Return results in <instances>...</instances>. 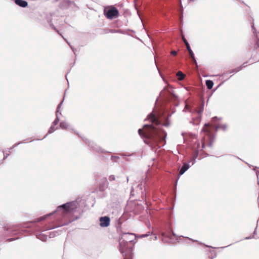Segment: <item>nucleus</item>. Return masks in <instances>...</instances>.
I'll return each instance as SVG.
<instances>
[{"label":"nucleus","instance_id":"24","mask_svg":"<svg viewBox=\"0 0 259 259\" xmlns=\"http://www.w3.org/2000/svg\"><path fill=\"white\" fill-rule=\"evenodd\" d=\"M56 117L55 118V119L54 120V121L53 122V125H54V126L57 125L59 122V115H56Z\"/></svg>","mask_w":259,"mask_h":259},{"label":"nucleus","instance_id":"40","mask_svg":"<svg viewBox=\"0 0 259 259\" xmlns=\"http://www.w3.org/2000/svg\"><path fill=\"white\" fill-rule=\"evenodd\" d=\"M253 237V236H249V237H247L245 238V239H251Z\"/></svg>","mask_w":259,"mask_h":259},{"label":"nucleus","instance_id":"12","mask_svg":"<svg viewBox=\"0 0 259 259\" xmlns=\"http://www.w3.org/2000/svg\"><path fill=\"white\" fill-rule=\"evenodd\" d=\"M4 230L9 233H14L15 232L17 231L18 229L15 226H9L4 227Z\"/></svg>","mask_w":259,"mask_h":259},{"label":"nucleus","instance_id":"54","mask_svg":"<svg viewBox=\"0 0 259 259\" xmlns=\"http://www.w3.org/2000/svg\"><path fill=\"white\" fill-rule=\"evenodd\" d=\"M119 178H120V177H117V179H119Z\"/></svg>","mask_w":259,"mask_h":259},{"label":"nucleus","instance_id":"31","mask_svg":"<svg viewBox=\"0 0 259 259\" xmlns=\"http://www.w3.org/2000/svg\"><path fill=\"white\" fill-rule=\"evenodd\" d=\"M67 42V44H68L70 46V47H71V48L72 50L73 51V52L74 54H75V52H76V49H74V48H73L72 47H71V46L70 45V44H69V43L68 42Z\"/></svg>","mask_w":259,"mask_h":259},{"label":"nucleus","instance_id":"7","mask_svg":"<svg viewBox=\"0 0 259 259\" xmlns=\"http://www.w3.org/2000/svg\"><path fill=\"white\" fill-rule=\"evenodd\" d=\"M183 40L185 45L186 46V48H187V50H188V51L189 52V55H190V57L191 59L192 62L194 64H195L196 65H197V62H196V60L195 56H194V54L192 50L191 49V47H190V46L189 42L186 40V39L185 38H184V37L183 38Z\"/></svg>","mask_w":259,"mask_h":259},{"label":"nucleus","instance_id":"18","mask_svg":"<svg viewBox=\"0 0 259 259\" xmlns=\"http://www.w3.org/2000/svg\"><path fill=\"white\" fill-rule=\"evenodd\" d=\"M204 125L206 127L211 126L214 130V131L215 132H217L218 130V129L219 128H220V125H215L214 124H212V123H205Z\"/></svg>","mask_w":259,"mask_h":259},{"label":"nucleus","instance_id":"4","mask_svg":"<svg viewBox=\"0 0 259 259\" xmlns=\"http://www.w3.org/2000/svg\"><path fill=\"white\" fill-rule=\"evenodd\" d=\"M159 96L163 98L166 101L173 102L175 106H179L178 97L174 93L172 88H164L160 92Z\"/></svg>","mask_w":259,"mask_h":259},{"label":"nucleus","instance_id":"6","mask_svg":"<svg viewBox=\"0 0 259 259\" xmlns=\"http://www.w3.org/2000/svg\"><path fill=\"white\" fill-rule=\"evenodd\" d=\"M82 139L85 142V143L88 144V146L93 150H95L98 152H105L104 150L102 149L99 146L96 145L93 141H91L87 138H82Z\"/></svg>","mask_w":259,"mask_h":259},{"label":"nucleus","instance_id":"29","mask_svg":"<svg viewBox=\"0 0 259 259\" xmlns=\"http://www.w3.org/2000/svg\"><path fill=\"white\" fill-rule=\"evenodd\" d=\"M220 125V128H221L223 131H225L227 129V124H221Z\"/></svg>","mask_w":259,"mask_h":259},{"label":"nucleus","instance_id":"45","mask_svg":"<svg viewBox=\"0 0 259 259\" xmlns=\"http://www.w3.org/2000/svg\"><path fill=\"white\" fill-rule=\"evenodd\" d=\"M189 239L190 240H191L193 241V242H198V241H197V240H193V239H190V238H189Z\"/></svg>","mask_w":259,"mask_h":259},{"label":"nucleus","instance_id":"1","mask_svg":"<svg viewBox=\"0 0 259 259\" xmlns=\"http://www.w3.org/2000/svg\"><path fill=\"white\" fill-rule=\"evenodd\" d=\"M175 112L172 111L171 113L166 116L164 110L160 108L153 111L148 115L147 118L151 122V124L144 125V132L141 128L138 130V134L145 144L152 148L158 147L159 148L160 147L158 146L159 143L163 142L162 146L165 144L166 133L159 126L161 125L168 126L170 125L168 118Z\"/></svg>","mask_w":259,"mask_h":259},{"label":"nucleus","instance_id":"53","mask_svg":"<svg viewBox=\"0 0 259 259\" xmlns=\"http://www.w3.org/2000/svg\"><path fill=\"white\" fill-rule=\"evenodd\" d=\"M204 144H202V148H204Z\"/></svg>","mask_w":259,"mask_h":259},{"label":"nucleus","instance_id":"11","mask_svg":"<svg viewBox=\"0 0 259 259\" xmlns=\"http://www.w3.org/2000/svg\"><path fill=\"white\" fill-rule=\"evenodd\" d=\"M15 3L22 8H26L28 6V3L24 0H15Z\"/></svg>","mask_w":259,"mask_h":259},{"label":"nucleus","instance_id":"49","mask_svg":"<svg viewBox=\"0 0 259 259\" xmlns=\"http://www.w3.org/2000/svg\"><path fill=\"white\" fill-rule=\"evenodd\" d=\"M195 0H189L190 2H194Z\"/></svg>","mask_w":259,"mask_h":259},{"label":"nucleus","instance_id":"30","mask_svg":"<svg viewBox=\"0 0 259 259\" xmlns=\"http://www.w3.org/2000/svg\"><path fill=\"white\" fill-rule=\"evenodd\" d=\"M203 106H204V105L203 104L202 106L201 107L200 109L198 112V114H200L202 112L203 110Z\"/></svg>","mask_w":259,"mask_h":259},{"label":"nucleus","instance_id":"10","mask_svg":"<svg viewBox=\"0 0 259 259\" xmlns=\"http://www.w3.org/2000/svg\"><path fill=\"white\" fill-rule=\"evenodd\" d=\"M190 165L189 163H184L183 166L179 170V175H183L190 167Z\"/></svg>","mask_w":259,"mask_h":259},{"label":"nucleus","instance_id":"22","mask_svg":"<svg viewBox=\"0 0 259 259\" xmlns=\"http://www.w3.org/2000/svg\"><path fill=\"white\" fill-rule=\"evenodd\" d=\"M57 128H58V127H57V128H55V126H54V125H52L50 127V128H49V131H48V134H47V135L44 137V138H45V137L48 135V134H51V133H53V132H54V131H55Z\"/></svg>","mask_w":259,"mask_h":259},{"label":"nucleus","instance_id":"57","mask_svg":"<svg viewBox=\"0 0 259 259\" xmlns=\"http://www.w3.org/2000/svg\"><path fill=\"white\" fill-rule=\"evenodd\" d=\"M211 259H212V258H211Z\"/></svg>","mask_w":259,"mask_h":259},{"label":"nucleus","instance_id":"32","mask_svg":"<svg viewBox=\"0 0 259 259\" xmlns=\"http://www.w3.org/2000/svg\"><path fill=\"white\" fill-rule=\"evenodd\" d=\"M171 54L173 56H176L177 55V52L176 51H172L171 52Z\"/></svg>","mask_w":259,"mask_h":259},{"label":"nucleus","instance_id":"56","mask_svg":"<svg viewBox=\"0 0 259 259\" xmlns=\"http://www.w3.org/2000/svg\"><path fill=\"white\" fill-rule=\"evenodd\" d=\"M155 239H157V237L156 236H155Z\"/></svg>","mask_w":259,"mask_h":259},{"label":"nucleus","instance_id":"50","mask_svg":"<svg viewBox=\"0 0 259 259\" xmlns=\"http://www.w3.org/2000/svg\"><path fill=\"white\" fill-rule=\"evenodd\" d=\"M230 245H228V246H230ZM225 247H226V246H224V247H222V248H225Z\"/></svg>","mask_w":259,"mask_h":259},{"label":"nucleus","instance_id":"48","mask_svg":"<svg viewBox=\"0 0 259 259\" xmlns=\"http://www.w3.org/2000/svg\"><path fill=\"white\" fill-rule=\"evenodd\" d=\"M256 232V229H255V230L254 231V232H253V234H255Z\"/></svg>","mask_w":259,"mask_h":259},{"label":"nucleus","instance_id":"8","mask_svg":"<svg viewBox=\"0 0 259 259\" xmlns=\"http://www.w3.org/2000/svg\"><path fill=\"white\" fill-rule=\"evenodd\" d=\"M251 27L253 30H255V28H254L253 24H252V25L251 26ZM253 33H254V37L252 38V40L250 43H251V44H252V42H253L254 43V48L256 49V50H258V51H259V35H258L255 32V31H253Z\"/></svg>","mask_w":259,"mask_h":259},{"label":"nucleus","instance_id":"28","mask_svg":"<svg viewBox=\"0 0 259 259\" xmlns=\"http://www.w3.org/2000/svg\"><path fill=\"white\" fill-rule=\"evenodd\" d=\"M109 180L110 181H113L116 180V177L114 175H110L109 177Z\"/></svg>","mask_w":259,"mask_h":259},{"label":"nucleus","instance_id":"9","mask_svg":"<svg viewBox=\"0 0 259 259\" xmlns=\"http://www.w3.org/2000/svg\"><path fill=\"white\" fill-rule=\"evenodd\" d=\"M100 225L102 227H107L109 226L110 219L108 216H104L100 218Z\"/></svg>","mask_w":259,"mask_h":259},{"label":"nucleus","instance_id":"43","mask_svg":"<svg viewBox=\"0 0 259 259\" xmlns=\"http://www.w3.org/2000/svg\"><path fill=\"white\" fill-rule=\"evenodd\" d=\"M192 162V163L193 162V157L192 156L191 158V160L189 161V163Z\"/></svg>","mask_w":259,"mask_h":259},{"label":"nucleus","instance_id":"33","mask_svg":"<svg viewBox=\"0 0 259 259\" xmlns=\"http://www.w3.org/2000/svg\"><path fill=\"white\" fill-rule=\"evenodd\" d=\"M9 155V153H6L5 155L4 154V158L2 160V161H3L4 159H5L6 158H7L8 156Z\"/></svg>","mask_w":259,"mask_h":259},{"label":"nucleus","instance_id":"14","mask_svg":"<svg viewBox=\"0 0 259 259\" xmlns=\"http://www.w3.org/2000/svg\"><path fill=\"white\" fill-rule=\"evenodd\" d=\"M37 238L42 241H46L47 239V235L42 233H39L36 235Z\"/></svg>","mask_w":259,"mask_h":259},{"label":"nucleus","instance_id":"37","mask_svg":"<svg viewBox=\"0 0 259 259\" xmlns=\"http://www.w3.org/2000/svg\"><path fill=\"white\" fill-rule=\"evenodd\" d=\"M116 33H122V31L121 29H116Z\"/></svg>","mask_w":259,"mask_h":259},{"label":"nucleus","instance_id":"21","mask_svg":"<svg viewBox=\"0 0 259 259\" xmlns=\"http://www.w3.org/2000/svg\"><path fill=\"white\" fill-rule=\"evenodd\" d=\"M242 69V67L241 66H239V67H238L236 68H234L233 69H232L231 70H230L229 72H228V73H233L234 72H237L238 71H239L240 70H241Z\"/></svg>","mask_w":259,"mask_h":259},{"label":"nucleus","instance_id":"13","mask_svg":"<svg viewBox=\"0 0 259 259\" xmlns=\"http://www.w3.org/2000/svg\"><path fill=\"white\" fill-rule=\"evenodd\" d=\"M72 3V2L69 0H64L62 2L61 4V6L62 8L64 9H67L71 6Z\"/></svg>","mask_w":259,"mask_h":259},{"label":"nucleus","instance_id":"27","mask_svg":"<svg viewBox=\"0 0 259 259\" xmlns=\"http://www.w3.org/2000/svg\"><path fill=\"white\" fill-rule=\"evenodd\" d=\"M22 143V142H19V143H17V144H14L12 147H10V148H9L8 149V152H9V153H10V152H11L12 150L14 147H16L17 146L19 145V144H21Z\"/></svg>","mask_w":259,"mask_h":259},{"label":"nucleus","instance_id":"39","mask_svg":"<svg viewBox=\"0 0 259 259\" xmlns=\"http://www.w3.org/2000/svg\"><path fill=\"white\" fill-rule=\"evenodd\" d=\"M64 220H65L63 219V218H62V222L60 223V225H59V226H61V224H62V223H63V222H64ZM57 227H59V226H56L55 227H56V228H57Z\"/></svg>","mask_w":259,"mask_h":259},{"label":"nucleus","instance_id":"15","mask_svg":"<svg viewBox=\"0 0 259 259\" xmlns=\"http://www.w3.org/2000/svg\"><path fill=\"white\" fill-rule=\"evenodd\" d=\"M198 154H199L198 150L197 149H195L194 151V152L193 153V155H192V157L193 158V162H192V163L191 164L192 165H193L195 163V162H196L195 159L197 158V157L198 156Z\"/></svg>","mask_w":259,"mask_h":259},{"label":"nucleus","instance_id":"17","mask_svg":"<svg viewBox=\"0 0 259 259\" xmlns=\"http://www.w3.org/2000/svg\"><path fill=\"white\" fill-rule=\"evenodd\" d=\"M205 84L208 89L211 90L213 85V82L211 80H206Z\"/></svg>","mask_w":259,"mask_h":259},{"label":"nucleus","instance_id":"42","mask_svg":"<svg viewBox=\"0 0 259 259\" xmlns=\"http://www.w3.org/2000/svg\"><path fill=\"white\" fill-rule=\"evenodd\" d=\"M245 64H246V63H244L242 64V65L241 66L242 67V68L243 67H245L246 66Z\"/></svg>","mask_w":259,"mask_h":259},{"label":"nucleus","instance_id":"5","mask_svg":"<svg viewBox=\"0 0 259 259\" xmlns=\"http://www.w3.org/2000/svg\"><path fill=\"white\" fill-rule=\"evenodd\" d=\"M105 16L109 19H113L118 16V10L114 7L109 9H105L104 11Z\"/></svg>","mask_w":259,"mask_h":259},{"label":"nucleus","instance_id":"47","mask_svg":"<svg viewBox=\"0 0 259 259\" xmlns=\"http://www.w3.org/2000/svg\"><path fill=\"white\" fill-rule=\"evenodd\" d=\"M128 181V177H126V182L127 183Z\"/></svg>","mask_w":259,"mask_h":259},{"label":"nucleus","instance_id":"46","mask_svg":"<svg viewBox=\"0 0 259 259\" xmlns=\"http://www.w3.org/2000/svg\"><path fill=\"white\" fill-rule=\"evenodd\" d=\"M171 233L173 236H176L175 233L172 231H171Z\"/></svg>","mask_w":259,"mask_h":259},{"label":"nucleus","instance_id":"51","mask_svg":"<svg viewBox=\"0 0 259 259\" xmlns=\"http://www.w3.org/2000/svg\"><path fill=\"white\" fill-rule=\"evenodd\" d=\"M53 228H48L47 229L48 230H50V229H53Z\"/></svg>","mask_w":259,"mask_h":259},{"label":"nucleus","instance_id":"26","mask_svg":"<svg viewBox=\"0 0 259 259\" xmlns=\"http://www.w3.org/2000/svg\"><path fill=\"white\" fill-rule=\"evenodd\" d=\"M63 101H64V99H63V100L60 103V104L58 105L57 106V110H56V115H59V110H60V108L63 102Z\"/></svg>","mask_w":259,"mask_h":259},{"label":"nucleus","instance_id":"38","mask_svg":"<svg viewBox=\"0 0 259 259\" xmlns=\"http://www.w3.org/2000/svg\"><path fill=\"white\" fill-rule=\"evenodd\" d=\"M149 236L148 234H143L141 235V237H146Z\"/></svg>","mask_w":259,"mask_h":259},{"label":"nucleus","instance_id":"2","mask_svg":"<svg viewBox=\"0 0 259 259\" xmlns=\"http://www.w3.org/2000/svg\"><path fill=\"white\" fill-rule=\"evenodd\" d=\"M84 203L83 200H75L74 201L67 202L57 207L54 211L40 217L35 219L33 221L34 223H38L45 220L47 217L50 216L53 213H57L61 215L65 220L62 223L61 226L67 225L73 221L77 220L79 217H75L72 218V215L75 213L80 214L83 212V205Z\"/></svg>","mask_w":259,"mask_h":259},{"label":"nucleus","instance_id":"34","mask_svg":"<svg viewBox=\"0 0 259 259\" xmlns=\"http://www.w3.org/2000/svg\"><path fill=\"white\" fill-rule=\"evenodd\" d=\"M16 239L15 238H9L7 240V241L8 242H11V241H13L14 240H15Z\"/></svg>","mask_w":259,"mask_h":259},{"label":"nucleus","instance_id":"36","mask_svg":"<svg viewBox=\"0 0 259 259\" xmlns=\"http://www.w3.org/2000/svg\"><path fill=\"white\" fill-rule=\"evenodd\" d=\"M217 119H218V117L217 116H214L212 118V121L215 122Z\"/></svg>","mask_w":259,"mask_h":259},{"label":"nucleus","instance_id":"19","mask_svg":"<svg viewBox=\"0 0 259 259\" xmlns=\"http://www.w3.org/2000/svg\"><path fill=\"white\" fill-rule=\"evenodd\" d=\"M59 126L62 129H66L68 127V124L65 121H61L60 123Z\"/></svg>","mask_w":259,"mask_h":259},{"label":"nucleus","instance_id":"35","mask_svg":"<svg viewBox=\"0 0 259 259\" xmlns=\"http://www.w3.org/2000/svg\"><path fill=\"white\" fill-rule=\"evenodd\" d=\"M109 32L110 33H116V29H110Z\"/></svg>","mask_w":259,"mask_h":259},{"label":"nucleus","instance_id":"52","mask_svg":"<svg viewBox=\"0 0 259 259\" xmlns=\"http://www.w3.org/2000/svg\"><path fill=\"white\" fill-rule=\"evenodd\" d=\"M124 259H131L130 257H125Z\"/></svg>","mask_w":259,"mask_h":259},{"label":"nucleus","instance_id":"44","mask_svg":"<svg viewBox=\"0 0 259 259\" xmlns=\"http://www.w3.org/2000/svg\"><path fill=\"white\" fill-rule=\"evenodd\" d=\"M117 181L119 183H122L123 182V181L122 180H117Z\"/></svg>","mask_w":259,"mask_h":259},{"label":"nucleus","instance_id":"20","mask_svg":"<svg viewBox=\"0 0 259 259\" xmlns=\"http://www.w3.org/2000/svg\"><path fill=\"white\" fill-rule=\"evenodd\" d=\"M59 235V232L57 231H52L50 233V238H53Z\"/></svg>","mask_w":259,"mask_h":259},{"label":"nucleus","instance_id":"55","mask_svg":"<svg viewBox=\"0 0 259 259\" xmlns=\"http://www.w3.org/2000/svg\"><path fill=\"white\" fill-rule=\"evenodd\" d=\"M187 105H186V106H185V109L186 108H187Z\"/></svg>","mask_w":259,"mask_h":259},{"label":"nucleus","instance_id":"23","mask_svg":"<svg viewBox=\"0 0 259 259\" xmlns=\"http://www.w3.org/2000/svg\"><path fill=\"white\" fill-rule=\"evenodd\" d=\"M48 23H49L50 24V26L54 30H55L59 34V31L56 29V28L55 27V26L53 25V24L52 23V20H49L48 21Z\"/></svg>","mask_w":259,"mask_h":259},{"label":"nucleus","instance_id":"3","mask_svg":"<svg viewBox=\"0 0 259 259\" xmlns=\"http://www.w3.org/2000/svg\"><path fill=\"white\" fill-rule=\"evenodd\" d=\"M135 238L132 233H123L119 239V250L123 256L130 257L132 254V247L128 246Z\"/></svg>","mask_w":259,"mask_h":259},{"label":"nucleus","instance_id":"16","mask_svg":"<svg viewBox=\"0 0 259 259\" xmlns=\"http://www.w3.org/2000/svg\"><path fill=\"white\" fill-rule=\"evenodd\" d=\"M176 75L178 77V79L180 80H183L185 77V74L181 71H179L177 73Z\"/></svg>","mask_w":259,"mask_h":259},{"label":"nucleus","instance_id":"25","mask_svg":"<svg viewBox=\"0 0 259 259\" xmlns=\"http://www.w3.org/2000/svg\"><path fill=\"white\" fill-rule=\"evenodd\" d=\"M120 158L118 156H112L111 157V159L115 162H118V160Z\"/></svg>","mask_w":259,"mask_h":259},{"label":"nucleus","instance_id":"41","mask_svg":"<svg viewBox=\"0 0 259 259\" xmlns=\"http://www.w3.org/2000/svg\"><path fill=\"white\" fill-rule=\"evenodd\" d=\"M206 247H209V248H216L215 247H213L211 246H209V245H205Z\"/></svg>","mask_w":259,"mask_h":259}]
</instances>
